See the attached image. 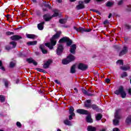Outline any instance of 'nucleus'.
<instances>
[{
    "instance_id": "45",
    "label": "nucleus",
    "mask_w": 131,
    "mask_h": 131,
    "mask_svg": "<svg viewBox=\"0 0 131 131\" xmlns=\"http://www.w3.org/2000/svg\"><path fill=\"white\" fill-rule=\"evenodd\" d=\"M73 116H75V115H70L69 116V118L70 120H72V119H73V118L72 117Z\"/></svg>"
},
{
    "instance_id": "56",
    "label": "nucleus",
    "mask_w": 131,
    "mask_h": 131,
    "mask_svg": "<svg viewBox=\"0 0 131 131\" xmlns=\"http://www.w3.org/2000/svg\"><path fill=\"white\" fill-rule=\"evenodd\" d=\"M111 17H112V14L110 13V14L108 15V18H110Z\"/></svg>"
},
{
    "instance_id": "18",
    "label": "nucleus",
    "mask_w": 131,
    "mask_h": 131,
    "mask_svg": "<svg viewBox=\"0 0 131 131\" xmlns=\"http://www.w3.org/2000/svg\"><path fill=\"white\" fill-rule=\"evenodd\" d=\"M52 17L49 14H45L43 16V19L45 21H50L52 19Z\"/></svg>"
},
{
    "instance_id": "4",
    "label": "nucleus",
    "mask_w": 131,
    "mask_h": 131,
    "mask_svg": "<svg viewBox=\"0 0 131 131\" xmlns=\"http://www.w3.org/2000/svg\"><path fill=\"white\" fill-rule=\"evenodd\" d=\"M75 60V57L74 56L72 55V54L69 55L66 59L62 60V63L64 65H66L70 63V62H72V61H74Z\"/></svg>"
},
{
    "instance_id": "5",
    "label": "nucleus",
    "mask_w": 131,
    "mask_h": 131,
    "mask_svg": "<svg viewBox=\"0 0 131 131\" xmlns=\"http://www.w3.org/2000/svg\"><path fill=\"white\" fill-rule=\"evenodd\" d=\"M67 42V46L70 47L72 45V40L68 37H64L60 39L59 41V42Z\"/></svg>"
},
{
    "instance_id": "50",
    "label": "nucleus",
    "mask_w": 131,
    "mask_h": 131,
    "mask_svg": "<svg viewBox=\"0 0 131 131\" xmlns=\"http://www.w3.org/2000/svg\"><path fill=\"white\" fill-rule=\"evenodd\" d=\"M113 131H119V129L118 128H114Z\"/></svg>"
},
{
    "instance_id": "9",
    "label": "nucleus",
    "mask_w": 131,
    "mask_h": 131,
    "mask_svg": "<svg viewBox=\"0 0 131 131\" xmlns=\"http://www.w3.org/2000/svg\"><path fill=\"white\" fill-rule=\"evenodd\" d=\"M76 8L77 10H81V9H84V4H83V2L79 1V4L76 6Z\"/></svg>"
},
{
    "instance_id": "24",
    "label": "nucleus",
    "mask_w": 131,
    "mask_h": 131,
    "mask_svg": "<svg viewBox=\"0 0 131 131\" xmlns=\"http://www.w3.org/2000/svg\"><path fill=\"white\" fill-rule=\"evenodd\" d=\"M87 129L88 131H96L97 130L95 127L92 126H89Z\"/></svg>"
},
{
    "instance_id": "13",
    "label": "nucleus",
    "mask_w": 131,
    "mask_h": 131,
    "mask_svg": "<svg viewBox=\"0 0 131 131\" xmlns=\"http://www.w3.org/2000/svg\"><path fill=\"white\" fill-rule=\"evenodd\" d=\"M76 50V45H73L71 47V49L70 50V52L71 53V54H75V51Z\"/></svg>"
},
{
    "instance_id": "57",
    "label": "nucleus",
    "mask_w": 131,
    "mask_h": 131,
    "mask_svg": "<svg viewBox=\"0 0 131 131\" xmlns=\"http://www.w3.org/2000/svg\"><path fill=\"white\" fill-rule=\"evenodd\" d=\"M70 2H71L72 3H73L74 2H76V0H70Z\"/></svg>"
},
{
    "instance_id": "42",
    "label": "nucleus",
    "mask_w": 131,
    "mask_h": 131,
    "mask_svg": "<svg viewBox=\"0 0 131 131\" xmlns=\"http://www.w3.org/2000/svg\"><path fill=\"white\" fill-rule=\"evenodd\" d=\"M15 63L13 62H11L10 63V66L11 68H13V67H15Z\"/></svg>"
},
{
    "instance_id": "14",
    "label": "nucleus",
    "mask_w": 131,
    "mask_h": 131,
    "mask_svg": "<svg viewBox=\"0 0 131 131\" xmlns=\"http://www.w3.org/2000/svg\"><path fill=\"white\" fill-rule=\"evenodd\" d=\"M27 61H28L30 64H31V63H33L34 65L36 66L37 65V62L35 61L32 58H27Z\"/></svg>"
},
{
    "instance_id": "41",
    "label": "nucleus",
    "mask_w": 131,
    "mask_h": 131,
    "mask_svg": "<svg viewBox=\"0 0 131 131\" xmlns=\"http://www.w3.org/2000/svg\"><path fill=\"white\" fill-rule=\"evenodd\" d=\"M36 70L37 71H39L40 72H43V73L46 72L45 70H43V69H40V68H37Z\"/></svg>"
},
{
    "instance_id": "31",
    "label": "nucleus",
    "mask_w": 131,
    "mask_h": 131,
    "mask_svg": "<svg viewBox=\"0 0 131 131\" xmlns=\"http://www.w3.org/2000/svg\"><path fill=\"white\" fill-rule=\"evenodd\" d=\"M64 124H66V125H69V126L72 125L71 122L68 120H65L64 121Z\"/></svg>"
},
{
    "instance_id": "47",
    "label": "nucleus",
    "mask_w": 131,
    "mask_h": 131,
    "mask_svg": "<svg viewBox=\"0 0 131 131\" xmlns=\"http://www.w3.org/2000/svg\"><path fill=\"white\" fill-rule=\"evenodd\" d=\"M6 50H7V51H10L11 50V48L10 46H6L5 48Z\"/></svg>"
},
{
    "instance_id": "58",
    "label": "nucleus",
    "mask_w": 131,
    "mask_h": 131,
    "mask_svg": "<svg viewBox=\"0 0 131 131\" xmlns=\"http://www.w3.org/2000/svg\"><path fill=\"white\" fill-rule=\"evenodd\" d=\"M58 3H62V0H57Z\"/></svg>"
},
{
    "instance_id": "25",
    "label": "nucleus",
    "mask_w": 131,
    "mask_h": 131,
    "mask_svg": "<svg viewBox=\"0 0 131 131\" xmlns=\"http://www.w3.org/2000/svg\"><path fill=\"white\" fill-rule=\"evenodd\" d=\"M74 112V108H73V107L72 106H71L69 109V114L70 115H75V114Z\"/></svg>"
},
{
    "instance_id": "7",
    "label": "nucleus",
    "mask_w": 131,
    "mask_h": 131,
    "mask_svg": "<svg viewBox=\"0 0 131 131\" xmlns=\"http://www.w3.org/2000/svg\"><path fill=\"white\" fill-rule=\"evenodd\" d=\"M76 112L79 114H82V115L85 114L86 115L89 114V112L83 109H78L76 111Z\"/></svg>"
},
{
    "instance_id": "44",
    "label": "nucleus",
    "mask_w": 131,
    "mask_h": 131,
    "mask_svg": "<svg viewBox=\"0 0 131 131\" xmlns=\"http://www.w3.org/2000/svg\"><path fill=\"white\" fill-rule=\"evenodd\" d=\"M16 125L17 126H18V127L19 128L22 127V125L21 124V123H20V122H17Z\"/></svg>"
},
{
    "instance_id": "20",
    "label": "nucleus",
    "mask_w": 131,
    "mask_h": 131,
    "mask_svg": "<svg viewBox=\"0 0 131 131\" xmlns=\"http://www.w3.org/2000/svg\"><path fill=\"white\" fill-rule=\"evenodd\" d=\"M27 37H28V38H31L32 39H34V38H37V36L34 34H27Z\"/></svg>"
},
{
    "instance_id": "23",
    "label": "nucleus",
    "mask_w": 131,
    "mask_h": 131,
    "mask_svg": "<svg viewBox=\"0 0 131 131\" xmlns=\"http://www.w3.org/2000/svg\"><path fill=\"white\" fill-rule=\"evenodd\" d=\"M125 122L127 124H130V123H131V116H129L126 118Z\"/></svg>"
},
{
    "instance_id": "51",
    "label": "nucleus",
    "mask_w": 131,
    "mask_h": 131,
    "mask_svg": "<svg viewBox=\"0 0 131 131\" xmlns=\"http://www.w3.org/2000/svg\"><path fill=\"white\" fill-rule=\"evenodd\" d=\"M126 28L127 29H130V26H129V25H126Z\"/></svg>"
},
{
    "instance_id": "11",
    "label": "nucleus",
    "mask_w": 131,
    "mask_h": 131,
    "mask_svg": "<svg viewBox=\"0 0 131 131\" xmlns=\"http://www.w3.org/2000/svg\"><path fill=\"white\" fill-rule=\"evenodd\" d=\"M91 29H84V28H82V27H79L78 28V32H90L91 31Z\"/></svg>"
},
{
    "instance_id": "49",
    "label": "nucleus",
    "mask_w": 131,
    "mask_h": 131,
    "mask_svg": "<svg viewBox=\"0 0 131 131\" xmlns=\"http://www.w3.org/2000/svg\"><path fill=\"white\" fill-rule=\"evenodd\" d=\"M91 2V0H84L85 4H89Z\"/></svg>"
},
{
    "instance_id": "55",
    "label": "nucleus",
    "mask_w": 131,
    "mask_h": 131,
    "mask_svg": "<svg viewBox=\"0 0 131 131\" xmlns=\"http://www.w3.org/2000/svg\"><path fill=\"white\" fill-rule=\"evenodd\" d=\"M55 82H56V83H58V84L60 83V82H59V81L58 80H55Z\"/></svg>"
},
{
    "instance_id": "37",
    "label": "nucleus",
    "mask_w": 131,
    "mask_h": 131,
    "mask_svg": "<svg viewBox=\"0 0 131 131\" xmlns=\"http://www.w3.org/2000/svg\"><path fill=\"white\" fill-rule=\"evenodd\" d=\"M103 24L104 25H105V27H107V25H109V20H108L107 19L105 20L103 22Z\"/></svg>"
},
{
    "instance_id": "6",
    "label": "nucleus",
    "mask_w": 131,
    "mask_h": 131,
    "mask_svg": "<svg viewBox=\"0 0 131 131\" xmlns=\"http://www.w3.org/2000/svg\"><path fill=\"white\" fill-rule=\"evenodd\" d=\"M128 52V48L126 46H124L122 49V50L119 53V57H122L123 55H126V54H127V52Z\"/></svg>"
},
{
    "instance_id": "36",
    "label": "nucleus",
    "mask_w": 131,
    "mask_h": 131,
    "mask_svg": "<svg viewBox=\"0 0 131 131\" xmlns=\"http://www.w3.org/2000/svg\"><path fill=\"white\" fill-rule=\"evenodd\" d=\"M10 45H12L13 46L12 48L14 49L16 48L17 43L15 41H11L10 42Z\"/></svg>"
},
{
    "instance_id": "3",
    "label": "nucleus",
    "mask_w": 131,
    "mask_h": 131,
    "mask_svg": "<svg viewBox=\"0 0 131 131\" xmlns=\"http://www.w3.org/2000/svg\"><path fill=\"white\" fill-rule=\"evenodd\" d=\"M119 112H120V110H117L116 111L115 114V119L113 120V124L114 125H118L119 124V119L121 118V116L119 115Z\"/></svg>"
},
{
    "instance_id": "28",
    "label": "nucleus",
    "mask_w": 131,
    "mask_h": 131,
    "mask_svg": "<svg viewBox=\"0 0 131 131\" xmlns=\"http://www.w3.org/2000/svg\"><path fill=\"white\" fill-rule=\"evenodd\" d=\"M121 69L124 71H126V70H129V69H130V67H129V66H124L121 67Z\"/></svg>"
},
{
    "instance_id": "1",
    "label": "nucleus",
    "mask_w": 131,
    "mask_h": 131,
    "mask_svg": "<svg viewBox=\"0 0 131 131\" xmlns=\"http://www.w3.org/2000/svg\"><path fill=\"white\" fill-rule=\"evenodd\" d=\"M60 34H56L50 39L51 42L45 43V46L47 47V48H49L50 50L53 49V47H54V46H56V43H57V41L56 40V39H57V38H58Z\"/></svg>"
},
{
    "instance_id": "22",
    "label": "nucleus",
    "mask_w": 131,
    "mask_h": 131,
    "mask_svg": "<svg viewBox=\"0 0 131 131\" xmlns=\"http://www.w3.org/2000/svg\"><path fill=\"white\" fill-rule=\"evenodd\" d=\"M86 120L87 122H90L92 123L93 122V119L92 118V117L91 115H88L86 118Z\"/></svg>"
},
{
    "instance_id": "29",
    "label": "nucleus",
    "mask_w": 131,
    "mask_h": 131,
    "mask_svg": "<svg viewBox=\"0 0 131 131\" xmlns=\"http://www.w3.org/2000/svg\"><path fill=\"white\" fill-rule=\"evenodd\" d=\"M101 119H102V114H98L96 116V120H101Z\"/></svg>"
},
{
    "instance_id": "21",
    "label": "nucleus",
    "mask_w": 131,
    "mask_h": 131,
    "mask_svg": "<svg viewBox=\"0 0 131 131\" xmlns=\"http://www.w3.org/2000/svg\"><path fill=\"white\" fill-rule=\"evenodd\" d=\"M82 92L83 94L86 95V96H93L92 94L90 93V91H86L85 90L83 89L82 90Z\"/></svg>"
},
{
    "instance_id": "10",
    "label": "nucleus",
    "mask_w": 131,
    "mask_h": 131,
    "mask_svg": "<svg viewBox=\"0 0 131 131\" xmlns=\"http://www.w3.org/2000/svg\"><path fill=\"white\" fill-rule=\"evenodd\" d=\"M92 106V100L89 99L85 101L84 102V107L86 108H91Z\"/></svg>"
},
{
    "instance_id": "32",
    "label": "nucleus",
    "mask_w": 131,
    "mask_h": 131,
    "mask_svg": "<svg viewBox=\"0 0 131 131\" xmlns=\"http://www.w3.org/2000/svg\"><path fill=\"white\" fill-rule=\"evenodd\" d=\"M0 69H1V70H3V71H6V69H5V67L3 66V62L2 61V60H0Z\"/></svg>"
},
{
    "instance_id": "16",
    "label": "nucleus",
    "mask_w": 131,
    "mask_h": 131,
    "mask_svg": "<svg viewBox=\"0 0 131 131\" xmlns=\"http://www.w3.org/2000/svg\"><path fill=\"white\" fill-rule=\"evenodd\" d=\"M21 38H22V37L19 35H14L11 37V39L12 40H19V39H21Z\"/></svg>"
},
{
    "instance_id": "38",
    "label": "nucleus",
    "mask_w": 131,
    "mask_h": 131,
    "mask_svg": "<svg viewBox=\"0 0 131 131\" xmlns=\"http://www.w3.org/2000/svg\"><path fill=\"white\" fill-rule=\"evenodd\" d=\"M117 63H118V64H120V65H123V60H118L117 61Z\"/></svg>"
},
{
    "instance_id": "61",
    "label": "nucleus",
    "mask_w": 131,
    "mask_h": 131,
    "mask_svg": "<svg viewBox=\"0 0 131 131\" xmlns=\"http://www.w3.org/2000/svg\"><path fill=\"white\" fill-rule=\"evenodd\" d=\"M100 131H106V129H102L100 130Z\"/></svg>"
},
{
    "instance_id": "59",
    "label": "nucleus",
    "mask_w": 131,
    "mask_h": 131,
    "mask_svg": "<svg viewBox=\"0 0 131 131\" xmlns=\"http://www.w3.org/2000/svg\"><path fill=\"white\" fill-rule=\"evenodd\" d=\"M93 12H95L96 13H99V11L97 10H93Z\"/></svg>"
},
{
    "instance_id": "12",
    "label": "nucleus",
    "mask_w": 131,
    "mask_h": 131,
    "mask_svg": "<svg viewBox=\"0 0 131 131\" xmlns=\"http://www.w3.org/2000/svg\"><path fill=\"white\" fill-rule=\"evenodd\" d=\"M78 68L79 69H80V70H86V69L88 68V66L84 64L83 63H80L78 66Z\"/></svg>"
},
{
    "instance_id": "2",
    "label": "nucleus",
    "mask_w": 131,
    "mask_h": 131,
    "mask_svg": "<svg viewBox=\"0 0 131 131\" xmlns=\"http://www.w3.org/2000/svg\"><path fill=\"white\" fill-rule=\"evenodd\" d=\"M115 95H121V97L124 99L126 97V93L124 91V89L122 86H120L118 90H116L114 92Z\"/></svg>"
},
{
    "instance_id": "8",
    "label": "nucleus",
    "mask_w": 131,
    "mask_h": 131,
    "mask_svg": "<svg viewBox=\"0 0 131 131\" xmlns=\"http://www.w3.org/2000/svg\"><path fill=\"white\" fill-rule=\"evenodd\" d=\"M62 52H63V46L61 44L58 45L57 49V55H61L62 54Z\"/></svg>"
},
{
    "instance_id": "53",
    "label": "nucleus",
    "mask_w": 131,
    "mask_h": 131,
    "mask_svg": "<svg viewBox=\"0 0 131 131\" xmlns=\"http://www.w3.org/2000/svg\"><path fill=\"white\" fill-rule=\"evenodd\" d=\"M8 81H6L5 83V86L8 87Z\"/></svg>"
},
{
    "instance_id": "43",
    "label": "nucleus",
    "mask_w": 131,
    "mask_h": 131,
    "mask_svg": "<svg viewBox=\"0 0 131 131\" xmlns=\"http://www.w3.org/2000/svg\"><path fill=\"white\" fill-rule=\"evenodd\" d=\"M123 4V0H120L118 2V6H121Z\"/></svg>"
},
{
    "instance_id": "46",
    "label": "nucleus",
    "mask_w": 131,
    "mask_h": 131,
    "mask_svg": "<svg viewBox=\"0 0 131 131\" xmlns=\"http://www.w3.org/2000/svg\"><path fill=\"white\" fill-rule=\"evenodd\" d=\"M6 34H7V35H12V34H14V33L11 32H7V33H6Z\"/></svg>"
},
{
    "instance_id": "34",
    "label": "nucleus",
    "mask_w": 131,
    "mask_h": 131,
    "mask_svg": "<svg viewBox=\"0 0 131 131\" xmlns=\"http://www.w3.org/2000/svg\"><path fill=\"white\" fill-rule=\"evenodd\" d=\"M91 108H92L93 109V110H98L99 107L96 104H92L91 105Z\"/></svg>"
},
{
    "instance_id": "33",
    "label": "nucleus",
    "mask_w": 131,
    "mask_h": 131,
    "mask_svg": "<svg viewBox=\"0 0 131 131\" xmlns=\"http://www.w3.org/2000/svg\"><path fill=\"white\" fill-rule=\"evenodd\" d=\"M71 73H75V65H73L71 68Z\"/></svg>"
},
{
    "instance_id": "26",
    "label": "nucleus",
    "mask_w": 131,
    "mask_h": 131,
    "mask_svg": "<svg viewBox=\"0 0 131 131\" xmlns=\"http://www.w3.org/2000/svg\"><path fill=\"white\" fill-rule=\"evenodd\" d=\"M36 43H37V41H29L27 42V45H28V46H34L36 45Z\"/></svg>"
},
{
    "instance_id": "19",
    "label": "nucleus",
    "mask_w": 131,
    "mask_h": 131,
    "mask_svg": "<svg viewBox=\"0 0 131 131\" xmlns=\"http://www.w3.org/2000/svg\"><path fill=\"white\" fill-rule=\"evenodd\" d=\"M43 24H45V22H42L37 25V28L39 30H42L43 29Z\"/></svg>"
},
{
    "instance_id": "30",
    "label": "nucleus",
    "mask_w": 131,
    "mask_h": 131,
    "mask_svg": "<svg viewBox=\"0 0 131 131\" xmlns=\"http://www.w3.org/2000/svg\"><path fill=\"white\" fill-rule=\"evenodd\" d=\"M5 100L6 98L5 97V96L3 95H0V102H1V103H4Z\"/></svg>"
},
{
    "instance_id": "17",
    "label": "nucleus",
    "mask_w": 131,
    "mask_h": 131,
    "mask_svg": "<svg viewBox=\"0 0 131 131\" xmlns=\"http://www.w3.org/2000/svg\"><path fill=\"white\" fill-rule=\"evenodd\" d=\"M39 49H40V50L43 54H48V50L45 49L44 45H41L39 46Z\"/></svg>"
},
{
    "instance_id": "64",
    "label": "nucleus",
    "mask_w": 131,
    "mask_h": 131,
    "mask_svg": "<svg viewBox=\"0 0 131 131\" xmlns=\"http://www.w3.org/2000/svg\"><path fill=\"white\" fill-rule=\"evenodd\" d=\"M16 82V83H18L19 82V80H17Z\"/></svg>"
},
{
    "instance_id": "60",
    "label": "nucleus",
    "mask_w": 131,
    "mask_h": 131,
    "mask_svg": "<svg viewBox=\"0 0 131 131\" xmlns=\"http://www.w3.org/2000/svg\"><path fill=\"white\" fill-rule=\"evenodd\" d=\"M47 7H48L49 9H51V6H50V5H47Z\"/></svg>"
},
{
    "instance_id": "48",
    "label": "nucleus",
    "mask_w": 131,
    "mask_h": 131,
    "mask_svg": "<svg viewBox=\"0 0 131 131\" xmlns=\"http://www.w3.org/2000/svg\"><path fill=\"white\" fill-rule=\"evenodd\" d=\"M105 82L107 83H109L110 82V79H105Z\"/></svg>"
},
{
    "instance_id": "62",
    "label": "nucleus",
    "mask_w": 131,
    "mask_h": 131,
    "mask_svg": "<svg viewBox=\"0 0 131 131\" xmlns=\"http://www.w3.org/2000/svg\"><path fill=\"white\" fill-rule=\"evenodd\" d=\"M33 3H35L36 2V0H32Z\"/></svg>"
},
{
    "instance_id": "63",
    "label": "nucleus",
    "mask_w": 131,
    "mask_h": 131,
    "mask_svg": "<svg viewBox=\"0 0 131 131\" xmlns=\"http://www.w3.org/2000/svg\"><path fill=\"white\" fill-rule=\"evenodd\" d=\"M97 1V2H102V1H103V0H96Z\"/></svg>"
},
{
    "instance_id": "27",
    "label": "nucleus",
    "mask_w": 131,
    "mask_h": 131,
    "mask_svg": "<svg viewBox=\"0 0 131 131\" xmlns=\"http://www.w3.org/2000/svg\"><path fill=\"white\" fill-rule=\"evenodd\" d=\"M54 14L52 16V17H58L59 16V11L58 10H54Z\"/></svg>"
},
{
    "instance_id": "54",
    "label": "nucleus",
    "mask_w": 131,
    "mask_h": 131,
    "mask_svg": "<svg viewBox=\"0 0 131 131\" xmlns=\"http://www.w3.org/2000/svg\"><path fill=\"white\" fill-rule=\"evenodd\" d=\"M74 29L76 30V31L78 32V28H76V27H74Z\"/></svg>"
},
{
    "instance_id": "52",
    "label": "nucleus",
    "mask_w": 131,
    "mask_h": 131,
    "mask_svg": "<svg viewBox=\"0 0 131 131\" xmlns=\"http://www.w3.org/2000/svg\"><path fill=\"white\" fill-rule=\"evenodd\" d=\"M128 11H131V6L129 5L127 8Z\"/></svg>"
},
{
    "instance_id": "40",
    "label": "nucleus",
    "mask_w": 131,
    "mask_h": 131,
    "mask_svg": "<svg viewBox=\"0 0 131 131\" xmlns=\"http://www.w3.org/2000/svg\"><path fill=\"white\" fill-rule=\"evenodd\" d=\"M122 78H123V77H126L127 76V74L126 72H124L121 75Z\"/></svg>"
},
{
    "instance_id": "35",
    "label": "nucleus",
    "mask_w": 131,
    "mask_h": 131,
    "mask_svg": "<svg viewBox=\"0 0 131 131\" xmlns=\"http://www.w3.org/2000/svg\"><path fill=\"white\" fill-rule=\"evenodd\" d=\"M67 22V20L66 19H61L59 20V23L61 24H65Z\"/></svg>"
},
{
    "instance_id": "15",
    "label": "nucleus",
    "mask_w": 131,
    "mask_h": 131,
    "mask_svg": "<svg viewBox=\"0 0 131 131\" xmlns=\"http://www.w3.org/2000/svg\"><path fill=\"white\" fill-rule=\"evenodd\" d=\"M52 63V60L51 59L48 60L43 65V67L45 69H47V68H49V66Z\"/></svg>"
},
{
    "instance_id": "39",
    "label": "nucleus",
    "mask_w": 131,
    "mask_h": 131,
    "mask_svg": "<svg viewBox=\"0 0 131 131\" xmlns=\"http://www.w3.org/2000/svg\"><path fill=\"white\" fill-rule=\"evenodd\" d=\"M112 6H113V3H112V2H108L106 4L107 7H112Z\"/></svg>"
}]
</instances>
